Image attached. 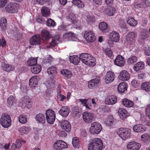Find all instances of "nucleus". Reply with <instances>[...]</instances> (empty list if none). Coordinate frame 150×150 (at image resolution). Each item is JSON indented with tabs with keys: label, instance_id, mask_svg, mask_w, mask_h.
<instances>
[{
	"label": "nucleus",
	"instance_id": "f704fd0d",
	"mask_svg": "<svg viewBox=\"0 0 150 150\" xmlns=\"http://www.w3.org/2000/svg\"><path fill=\"white\" fill-rule=\"evenodd\" d=\"M105 123L106 125L109 126L114 125L115 121L114 120L113 116L112 115L108 116L105 121Z\"/></svg>",
	"mask_w": 150,
	"mask_h": 150
},
{
	"label": "nucleus",
	"instance_id": "a19ab883",
	"mask_svg": "<svg viewBox=\"0 0 150 150\" xmlns=\"http://www.w3.org/2000/svg\"><path fill=\"white\" fill-rule=\"evenodd\" d=\"M41 12L42 15L45 17L48 16L50 13L49 8L47 7H43L42 8Z\"/></svg>",
	"mask_w": 150,
	"mask_h": 150
},
{
	"label": "nucleus",
	"instance_id": "5fc2aeb1",
	"mask_svg": "<svg viewBox=\"0 0 150 150\" xmlns=\"http://www.w3.org/2000/svg\"><path fill=\"white\" fill-rule=\"evenodd\" d=\"M18 120L19 122L23 124L26 123L27 121V118L25 115H22L19 116Z\"/></svg>",
	"mask_w": 150,
	"mask_h": 150
},
{
	"label": "nucleus",
	"instance_id": "bf43d9fd",
	"mask_svg": "<svg viewBox=\"0 0 150 150\" xmlns=\"http://www.w3.org/2000/svg\"><path fill=\"white\" fill-rule=\"evenodd\" d=\"M20 131L21 132L26 133L28 132L29 130L28 127L23 126L20 128Z\"/></svg>",
	"mask_w": 150,
	"mask_h": 150
},
{
	"label": "nucleus",
	"instance_id": "ddd939ff",
	"mask_svg": "<svg viewBox=\"0 0 150 150\" xmlns=\"http://www.w3.org/2000/svg\"><path fill=\"white\" fill-rule=\"evenodd\" d=\"M67 143L62 140H59L53 144L54 149L58 150L67 148Z\"/></svg>",
	"mask_w": 150,
	"mask_h": 150
},
{
	"label": "nucleus",
	"instance_id": "bb28decb",
	"mask_svg": "<svg viewBox=\"0 0 150 150\" xmlns=\"http://www.w3.org/2000/svg\"><path fill=\"white\" fill-rule=\"evenodd\" d=\"M109 38L112 41L117 42L119 40L120 35L117 32L113 31L110 34Z\"/></svg>",
	"mask_w": 150,
	"mask_h": 150
},
{
	"label": "nucleus",
	"instance_id": "a18cd8bd",
	"mask_svg": "<svg viewBox=\"0 0 150 150\" xmlns=\"http://www.w3.org/2000/svg\"><path fill=\"white\" fill-rule=\"evenodd\" d=\"M61 74L63 75L64 76L69 78L72 75L71 72L67 69H63L61 71Z\"/></svg>",
	"mask_w": 150,
	"mask_h": 150
},
{
	"label": "nucleus",
	"instance_id": "c03bdc74",
	"mask_svg": "<svg viewBox=\"0 0 150 150\" xmlns=\"http://www.w3.org/2000/svg\"><path fill=\"white\" fill-rule=\"evenodd\" d=\"M115 11V9L112 6H109L106 10V13L108 16H112Z\"/></svg>",
	"mask_w": 150,
	"mask_h": 150
},
{
	"label": "nucleus",
	"instance_id": "58836bf2",
	"mask_svg": "<svg viewBox=\"0 0 150 150\" xmlns=\"http://www.w3.org/2000/svg\"><path fill=\"white\" fill-rule=\"evenodd\" d=\"M7 20L6 18H2L0 20V26L1 28L2 31H4L6 28Z\"/></svg>",
	"mask_w": 150,
	"mask_h": 150
},
{
	"label": "nucleus",
	"instance_id": "69168bd1",
	"mask_svg": "<svg viewBox=\"0 0 150 150\" xmlns=\"http://www.w3.org/2000/svg\"><path fill=\"white\" fill-rule=\"evenodd\" d=\"M131 83L133 86L134 87H137L140 85V83L138 82L137 81L135 80H133L132 81Z\"/></svg>",
	"mask_w": 150,
	"mask_h": 150
},
{
	"label": "nucleus",
	"instance_id": "774afa93",
	"mask_svg": "<svg viewBox=\"0 0 150 150\" xmlns=\"http://www.w3.org/2000/svg\"><path fill=\"white\" fill-rule=\"evenodd\" d=\"M146 74L144 73L140 74L138 75V77L139 80L144 79L146 78Z\"/></svg>",
	"mask_w": 150,
	"mask_h": 150
},
{
	"label": "nucleus",
	"instance_id": "423d86ee",
	"mask_svg": "<svg viewBox=\"0 0 150 150\" xmlns=\"http://www.w3.org/2000/svg\"><path fill=\"white\" fill-rule=\"evenodd\" d=\"M32 103L31 98L27 96H25L21 98L19 104L22 108L26 107L30 108L32 107Z\"/></svg>",
	"mask_w": 150,
	"mask_h": 150
},
{
	"label": "nucleus",
	"instance_id": "f257e3e1",
	"mask_svg": "<svg viewBox=\"0 0 150 150\" xmlns=\"http://www.w3.org/2000/svg\"><path fill=\"white\" fill-rule=\"evenodd\" d=\"M79 59L83 63L90 66L93 67L96 64L95 58L88 53L80 54Z\"/></svg>",
	"mask_w": 150,
	"mask_h": 150
},
{
	"label": "nucleus",
	"instance_id": "6e6d98bb",
	"mask_svg": "<svg viewBox=\"0 0 150 150\" xmlns=\"http://www.w3.org/2000/svg\"><path fill=\"white\" fill-rule=\"evenodd\" d=\"M148 35L147 33L145 30H144L142 31L139 35V37L141 39L144 40L148 38Z\"/></svg>",
	"mask_w": 150,
	"mask_h": 150
},
{
	"label": "nucleus",
	"instance_id": "de8ad7c7",
	"mask_svg": "<svg viewBox=\"0 0 150 150\" xmlns=\"http://www.w3.org/2000/svg\"><path fill=\"white\" fill-rule=\"evenodd\" d=\"M137 58L135 56H132L130 57L127 61V63L129 64H132L136 62Z\"/></svg>",
	"mask_w": 150,
	"mask_h": 150
},
{
	"label": "nucleus",
	"instance_id": "0e129e2a",
	"mask_svg": "<svg viewBox=\"0 0 150 150\" xmlns=\"http://www.w3.org/2000/svg\"><path fill=\"white\" fill-rule=\"evenodd\" d=\"M7 3V0H0V8L5 6Z\"/></svg>",
	"mask_w": 150,
	"mask_h": 150
},
{
	"label": "nucleus",
	"instance_id": "4c0bfd02",
	"mask_svg": "<svg viewBox=\"0 0 150 150\" xmlns=\"http://www.w3.org/2000/svg\"><path fill=\"white\" fill-rule=\"evenodd\" d=\"M76 17L75 15L73 13H70L69 16H67V20L71 23H76Z\"/></svg>",
	"mask_w": 150,
	"mask_h": 150
},
{
	"label": "nucleus",
	"instance_id": "603ef678",
	"mask_svg": "<svg viewBox=\"0 0 150 150\" xmlns=\"http://www.w3.org/2000/svg\"><path fill=\"white\" fill-rule=\"evenodd\" d=\"M141 138L142 141L145 142L150 140V136L147 134H142Z\"/></svg>",
	"mask_w": 150,
	"mask_h": 150
},
{
	"label": "nucleus",
	"instance_id": "338daca9",
	"mask_svg": "<svg viewBox=\"0 0 150 150\" xmlns=\"http://www.w3.org/2000/svg\"><path fill=\"white\" fill-rule=\"evenodd\" d=\"M146 114L147 116H148L150 119V105H149L146 108Z\"/></svg>",
	"mask_w": 150,
	"mask_h": 150
},
{
	"label": "nucleus",
	"instance_id": "e2e57ef3",
	"mask_svg": "<svg viewBox=\"0 0 150 150\" xmlns=\"http://www.w3.org/2000/svg\"><path fill=\"white\" fill-rule=\"evenodd\" d=\"M142 4L144 7H146L150 6V3L148 0H144L142 2Z\"/></svg>",
	"mask_w": 150,
	"mask_h": 150
},
{
	"label": "nucleus",
	"instance_id": "b1692460",
	"mask_svg": "<svg viewBox=\"0 0 150 150\" xmlns=\"http://www.w3.org/2000/svg\"><path fill=\"white\" fill-rule=\"evenodd\" d=\"M35 119L38 123L44 124L45 122V115L41 113L37 114L36 115Z\"/></svg>",
	"mask_w": 150,
	"mask_h": 150
},
{
	"label": "nucleus",
	"instance_id": "aec40b11",
	"mask_svg": "<svg viewBox=\"0 0 150 150\" xmlns=\"http://www.w3.org/2000/svg\"><path fill=\"white\" fill-rule=\"evenodd\" d=\"M130 76L129 73L126 70L121 71L120 73L119 78L123 81H125L128 80Z\"/></svg>",
	"mask_w": 150,
	"mask_h": 150
},
{
	"label": "nucleus",
	"instance_id": "13d9d810",
	"mask_svg": "<svg viewBox=\"0 0 150 150\" xmlns=\"http://www.w3.org/2000/svg\"><path fill=\"white\" fill-rule=\"evenodd\" d=\"M58 29V30L61 32L64 33L67 30L66 26L63 24L59 26Z\"/></svg>",
	"mask_w": 150,
	"mask_h": 150
},
{
	"label": "nucleus",
	"instance_id": "20e7f679",
	"mask_svg": "<svg viewBox=\"0 0 150 150\" xmlns=\"http://www.w3.org/2000/svg\"><path fill=\"white\" fill-rule=\"evenodd\" d=\"M11 120L9 115L6 114L2 115L0 118V124L5 128L9 127L11 125Z\"/></svg>",
	"mask_w": 150,
	"mask_h": 150
},
{
	"label": "nucleus",
	"instance_id": "49530a36",
	"mask_svg": "<svg viewBox=\"0 0 150 150\" xmlns=\"http://www.w3.org/2000/svg\"><path fill=\"white\" fill-rule=\"evenodd\" d=\"M47 72L48 74L54 75L57 73L56 68L54 67H51L47 69Z\"/></svg>",
	"mask_w": 150,
	"mask_h": 150
},
{
	"label": "nucleus",
	"instance_id": "79ce46f5",
	"mask_svg": "<svg viewBox=\"0 0 150 150\" xmlns=\"http://www.w3.org/2000/svg\"><path fill=\"white\" fill-rule=\"evenodd\" d=\"M127 21L129 25L132 26H135L137 23V21L134 18L131 17L128 18Z\"/></svg>",
	"mask_w": 150,
	"mask_h": 150
},
{
	"label": "nucleus",
	"instance_id": "473e14b6",
	"mask_svg": "<svg viewBox=\"0 0 150 150\" xmlns=\"http://www.w3.org/2000/svg\"><path fill=\"white\" fill-rule=\"evenodd\" d=\"M122 103L125 106L127 107H132L134 105L133 102L126 98L123 99Z\"/></svg>",
	"mask_w": 150,
	"mask_h": 150
},
{
	"label": "nucleus",
	"instance_id": "2eb2a0df",
	"mask_svg": "<svg viewBox=\"0 0 150 150\" xmlns=\"http://www.w3.org/2000/svg\"><path fill=\"white\" fill-rule=\"evenodd\" d=\"M115 78V75L113 72L109 71L107 72L105 77V81L107 83L112 82Z\"/></svg>",
	"mask_w": 150,
	"mask_h": 150
},
{
	"label": "nucleus",
	"instance_id": "dca6fc26",
	"mask_svg": "<svg viewBox=\"0 0 150 150\" xmlns=\"http://www.w3.org/2000/svg\"><path fill=\"white\" fill-rule=\"evenodd\" d=\"M61 126L62 128L67 132H69L71 131V125L69 122L67 120H62Z\"/></svg>",
	"mask_w": 150,
	"mask_h": 150
},
{
	"label": "nucleus",
	"instance_id": "7ed1b4c3",
	"mask_svg": "<svg viewBox=\"0 0 150 150\" xmlns=\"http://www.w3.org/2000/svg\"><path fill=\"white\" fill-rule=\"evenodd\" d=\"M130 132L129 128L121 127L117 131V133L122 139L125 140L131 137Z\"/></svg>",
	"mask_w": 150,
	"mask_h": 150
},
{
	"label": "nucleus",
	"instance_id": "4468645a",
	"mask_svg": "<svg viewBox=\"0 0 150 150\" xmlns=\"http://www.w3.org/2000/svg\"><path fill=\"white\" fill-rule=\"evenodd\" d=\"M137 34L135 32H130L128 33L126 37V40L129 44H132L135 40Z\"/></svg>",
	"mask_w": 150,
	"mask_h": 150
},
{
	"label": "nucleus",
	"instance_id": "0eeeda50",
	"mask_svg": "<svg viewBox=\"0 0 150 150\" xmlns=\"http://www.w3.org/2000/svg\"><path fill=\"white\" fill-rule=\"evenodd\" d=\"M102 129L101 125L98 122H94L91 124L90 132L92 134H98L100 132Z\"/></svg>",
	"mask_w": 150,
	"mask_h": 150
},
{
	"label": "nucleus",
	"instance_id": "f8f14e48",
	"mask_svg": "<svg viewBox=\"0 0 150 150\" xmlns=\"http://www.w3.org/2000/svg\"><path fill=\"white\" fill-rule=\"evenodd\" d=\"M140 147V144L134 141L129 142L127 146V148L129 150H138Z\"/></svg>",
	"mask_w": 150,
	"mask_h": 150
},
{
	"label": "nucleus",
	"instance_id": "a211bd4d",
	"mask_svg": "<svg viewBox=\"0 0 150 150\" xmlns=\"http://www.w3.org/2000/svg\"><path fill=\"white\" fill-rule=\"evenodd\" d=\"M41 36L42 40L45 41L49 40L51 38L49 32L45 29L42 30Z\"/></svg>",
	"mask_w": 150,
	"mask_h": 150
},
{
	"label": "nucleus",
	"instance_id": "f3484780",
	"mask_svg": "<svg viewBox=\"0 0 150 150\" xmlns=\"http://www.w3.org/2000/svg\"><path fill=\"white\" fill-rule=\"evenodd\" d=\"M72 114L73 116L78 118L81 115V110L77 106H74L71 108Z\"/></svg>",
	"mask_w": 150,
	"mask_h": 150
},
{
	"label": "nucleus",
	"instance_id": "1a4fd4ad",
	"mask_svg": "<svg viewBox=\"0 0 150 150\" xmlns=\"http://www.w3.org/2000/svg\"><path fill=\"white\" fill-rule=\"evenodd\" d=\"M83 119L86 123H90L94 120L93 114L87 111L84 112L82 114Z\"/></svg>",
	"mask_w": 150,
	"mask_h": 150
},
{
	"label": "nucleus",
	"instance_id": "5701e85b",
	"mask_svg": "<svg viewBox=\"0 0 150 150\" xmlns=\"http://www.w3.org/2000/svg\"><path fill=\"white\" fill-rule=\"evenodd\" d=\"M146 129L143 125L138 124L135 125L133 127V130L136 132H143L146 130Z\"/></svg>",
	"mask_w": 150,
	"mask_h": 150
},
{
	"label": "nucleus",
	"instance_id": "72a5a7b5",
	"mask_svg": "<svg viewBox=\"0 0 150 150\" xmlns=\"http://www.w3.org/2000/svg\"><path fill=\"white\" fill-rule=\"evenodd\" d=\"M1 68L4 71L6 72H9L13 68V67L11 65L5 63L2 64Z\"/></svg>",
	"mask_w": 150,
	"mask_h": 150
},
{
	"label": "nucleus",
	"instance_id": "6e6552de",
	"mask_svg": "<svg viewBox=\"0 0 150 150\" xmlns=\"http://www.w3.org/2000/svg\"><path fill=\"white\" fill-rule=\"evenodd\" d=\"M47 122L50 124H53L55 120V115L54 111L51 109L47 110L45 112Z\"/></svg>",
	"mask_w": 150,
	"mask_h": 150
},
{
	"label": "nucleus",
	"instance_id": "c85d7f7f",
	"mask_svg": "<svg viewBox=\"0 0 150 150\" xmlns=\"http://www.w3.org/2000/svg\"><path fill=\"white\" fill-rule=\"evenodd\" d=\"M100 29L103 32L108 33L109 30V28H108V24L105 22H103L100 23L99 25Z\"/></svg>",
	"mask_w": 150,
	"mask_h": 150
},
{
	"label": "nucleus",
	"instance_id": "412c9836",
	"mask_svg": "<svg viewBox=\"0 0 150 150\" xmlns=\"http://www.w3.org/2000/svg\"><path fill=\"white\" fill-rule=\"evenodd\" d=\"M100 79L99 78L93 79L88 83V86L90 88H92L98 86Z\"/></svg>",
	"mask_w": 150,
	"mask_h": 150
},
{
	"label": "nucleus",
	"instance_id": "e433bc0d",
	"mask_svg": "<svg viewBox=\"0 0 150 150\" xmlns=\"http://www.w3.org/2000/svg\"><path fill=\"white\" fill-rule=\"evenodd\" d=\"M72 3L79 8H82L84 7L83 2L80 0H73Z\"/></svg>",
	"mask_w": 150,
	"mask_h": 150
},
{
	"label": "nucleus",
	"instance_id": "4d7b16f0",
	"mask_svg": "<svg viewBox=\"0 0 150 150\" xmlns=\"http://www.w3.org/2000/svg\"><path fill=\"white\" fill-rule=\"evenodd\" d=\"M119 26L122 29H127V28L126 23L121 19L119 20Z\"/></svg>",
	"mask_w": 150,
	"mask_h": 150
},
{
	"label": "nucleus",
	"instance_id": "09e8293b",
	"mask_svg": "<svg viewBox=\"0 0 150 150\" xmlns=\"http://www.w3.org/2000/svg\"><path fill=\"white\" fill-rule=\"evenodd\" d=\"M46 25L49 27H54L56 25L55 22L51 18L48 19L46 23Z\"/></svg>",
	"mask_w": 150,
	"mask_h": 150
},
{
	"label": "nucleus",
	"instance_id": "7c9ffc66",
	"mask_svg": "<svg viewBox=\"0 0 150 150\" xmlns=\"http://www.w3.org/2000/svg\"><path fill=\"white\" fill-rule=\"evenodd\" d=\"M69 59L70 62L74 65H77L80 60L79 57L77 55L70 56Z\"/></svg>",
	"mask_w": 150,
	"mask_h": 150
},
{
	"label": "nucleus",
	"instance_id": "393cba45",
	"mask_svg": "<svg viewBox=\"0 0 150 150\" xmlns=\"http://www.w3.org/2000/svg\"><path fill=\"white\" fill-rule=\"evenodd\" d=\"M127 83L125 82H121L118 86L117 91L120 93H124L127 90Z\"/></svg>",
	"mask_w": 150,
	"mask_h": 150
},
{
	"label": "nucleus",
	"instance_id": "9d476101",
	"mask_svg": "<svg viewBox=\"0 0 150 150\" xmlns=\"http://www.w3.org/2000/svg\"><path fill=\"white\" fill-rule=\"evenodd\" d=\"M41 37L38 34H35L30 40V42L31 45H40L41 42Z\"/></svg>",
	"mask_w": 150,
	"mask_h": 150
},
{
	"label": "nucleus",
	"instance_id": "864d4df0",
	"mask_svg": "<svg viewBox=\"0 0 150 150\" xmlns=\"http://www.w3.org/2000/svg\"><path fill=\"white\" fill-rule=\"evenodd\" d=\"M72 143L74 147L75 148H79V145L77 137H75L73 138L72 140Z\"/></svg>",
	"mask_w": 150,
	"mask_h": 150
},
{
	"label": "nucleus",
	"instance_id": "680f3d73",
	"mask_svg": "<svg viewBox=\"0 0 150 150\" xmlns=\"http://www.w3.org/2000/svg\"><path fill=\"white\" fill-rule=\"evenodd\" d=\"M57 98L58 100L61 101H63L64 99H65L66 97L64 95H62L59 93L57 94Z\"/></svg>",
	"mask_w": 150,
	"mask_h": 150
},
{
	"label": "nucleus",
	"instance_id": "4be33fe9",
	"mask_svg": "<svg viewBox=\"0 0 150 150\" xmlns=\"http://www.w3.org/2000/svg\"><path fill=\"white\" fill-rule=\"evenodd\" d=\"M118 112L120 118L122 120H125L128 116L127 112L124 108H119Z\"/></svg>",
	"mask_w": 150,
	"mask_h": 150
},
{
	"label": "nucleus",
	"instance_id": "052dcab7",
	"mask_svg": "<svg viewBox=\"0 0 150 150\" xmlns=\"http://www.w3.org/2000/svg\"><path fill=\"white\" fill-rule=\"evenodd\" d=\"M105 52L106 54L109 57L111 56L112 54V52L109 48L106 49L105 51Z\"/></svg>",
	"mask_w": 150,
	"mask_h": 150
},
{
	"label": "nucleus",
	"instance_id": "c756f323",
	"mask_svg": "<svg viewBox=\"0 0 150 150\" xmlns=\"http://www.w3.org/2000/svg\"><path fill=\"white\" fill-rule=\"evenodd\" d=\"M117 101V97L115 96H112L110 98L105 99V103L108 105H113Z\"/></svg>",
	"mask_w": 150,
	"mask_h": 150
},
{
	"label": "nucleus",
	"instance_id": "f03ea898",
	"mask_svg": "<svg viewBox=\"0 0 150 150\" xmlns=\"http://www.w3.org/2000/svg\"><path fill=\"white\" fill-rule=\"evenodd\" d=\"M103 145L101 139L95 138L88 144V150H102Z\"/></svg>",
	"mask_w": 150,
	"mask_h": 150
},
{
	"label": "nucleus",
	"instance_id": "2f4dec72",
	"mask_svg": "<svg viewBox=\"0 0 150 150\" xmlns=\"http://www.w3.org/2000/svg\"><path fill=\"white\" fill-rule=\"evenodd\" d=\"M42 67L40 65H35L31 67V71L33 74L39 73L41 71Z\"/></svg>",
	"mask_w": 150,
	"mask_h": 150
},
{
	"label": "nucleus",
	"instance_id": "37998d69",
	"mask_svg": "<svg viewBox=\"0 0 150 150\" xmlns=\"http://www.w3.org/2000/svg\"><path fill=\"white\" fill-rule=\"evenodd\" d=\"M53 60L52 57L50 55H49L43 60V64H46L47 65L49 66L51 64Z\"/></svg>",
	"mask_w": 150,
	"mask_h": 150
},
{
	"label": "nucleus",
	"instance_id": "39448f33",
	"mask_svg": "<svg viewBox=\"0 0 150 150\" xmlns=\"http://www.w3.org/2000/svg\"><path fill=\"white\" fill-rule=\"evenodd\" d=\"M19 8V4L16 3H9L5 7L6 11L8 13H16Z\"/></svg>",
	"mask_w": 150,
	"mask_h": 150
},
{
	"label": "nucleus",
	"instance_id": "c9c22d12",
	"mask_svg": "<svg viewBox=\"0 0 150 150\" xmlns=\"http://www.w3.org/2000/svg\"><path fill=\"white\" fill-rule=\"evenodd\" d=\"M144 65L143 63L142 62H137L134 67V69L137 71H139L143 69Z\"/></svg>",
	"mask_w": 150,
	"mask_h": 150
},
{
	"label": "nucleus",
	"instance_id": "8fccbe9b",
	"mask_svg": "<svg viewBox=\"0 0 150 150\" xmlns=\"http://www.w3.org/2000/svg\"><path fill=\"white\" fill-rule=\"evenodd\" d=\"M7 102L8 105H12L16 103V101L15 98L13 96H11L8 98Z\"/></svg>",
	"mask_w": 150,
	"mask_h": 150
},
{
	"label": "nucleus",
	"instance_id": "9b49d317",
	"mask_svg": "<svg viewBox=\"0 0 150 150\" xmlns=\"http://www.w3.org/2000/svg\"><path fill=\"white\" fill-rule=\"evenodd\" d=\"M92 31L91 30L86 31L84 33V37L87 41L89 42H94L96 39Z\"/></svg>",
	"mask_w": 150,
	"mask_h": 150
},
{
	"label": "nucleus",
	"instance_id": "3c124183",
	"mask_svg": "<svg viewBox=\"0 0 150 150\" xmlns=\"http://www.w3.org/2000/svg\"><path fill=\"white\" fill-rule=\"evenodd\" d=\"M27 63L28 65L32 67L36 65L37 63V60L36 59L31 57L27 61Z\"/></svg>",
	"mask_w": 150,
	"mask_h": 150
},
{
	"label": "nucleus",
	"instance_id": "6ab92c4d",
	"mask_svg": "<svg viewBox=\"0 0 150 150\" xmlns=\"http://www.w3.org/2000/svg\"><path fill=\"white\" fill-rule=\"evenodd\" d=\"M115 65L119 67L123 66L125 64L124 58L120 55H118L114 60Z\"/></svg>",
	"mask_w": 150,
	"mask_h": 150
},
{
	"label": "nucleus",
	"instance_id": "cd10ccee",
	"mask_svg": "<svg viewBox=\"0 0 150 150\" xmlns=\"http://www.w3.org/2000/svg\"><path fill=\"white\" fill-rule=\"evenodd\" d=\"M69 109L66 106H63L59 111V113L63 117H66L69 113Z\"/></svg>",
	"mask_w": 150,
	"mask_h": 150
},
{
	"label": "nucleus",
	"instance_id": "ea45409f",
	"mask_svg": "<svg viewBox=\"0 0 150 150\" xmlns=\"http://www.w3.org/2000/svg\"><path fill=\"white\" fill-rule=\"evenodd\" d=\"M142 88L144 90L148 92L150 91V82L143 83L141 85Z\"/></svg>",
	"mask_w": 150,
	"mask_h": 150
},
{
	"label": "nucleus",
	"instance_id": "a878e982",
	"mask_svg": "<svg viewBox=\"0 0 150 150\" xmlns=\"http://www.w3.org/2000/svg\"><path fill=\"white\" fill-rule=\"evenodd\" d=\"M39 80V77L37 76H35L32 77L29 80V84L32 87H35V85H37Z\"/></svg>",
	"mask_w": 150,
	"mask_h": 150
}]
</instances>
